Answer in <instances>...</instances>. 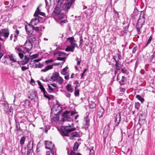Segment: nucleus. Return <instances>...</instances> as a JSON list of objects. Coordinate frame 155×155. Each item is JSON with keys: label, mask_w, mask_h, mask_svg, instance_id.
Segmentation results:
<instances>
[{"label": "nucleus", "mask_w": 155, "mask_h": 155, "mask_svg": "<svg viewBox=\"0 0 155 155\" xmlns=\"http://www.w3.org/2000/svg\"><path fill=\"white\" fill-rule=\"evenodd\" d=\"M144 14L143 12H141L139 18L138 20L136 27L138 32L140 31V29L142 27L143 24L144 23Z\"/></svg>", "instance_id": "nucleus-1"}, {"label": "nucleus", "mask_w": 155, "mask_h": 155, "mask_svg": "<svg viewBox=\"0 0 155 155\" xmlns=\"http://www.w3.org/2000/svg\"><path fill=\"white\" fill-rule=\"evenodd\" d=\"M71 127V125L70 124H68V125L65 126V127H64V128L61 129L62 134L64 136H68V133H70L71 132L76 130V128H72L71 129H68L66 128V127Z\"/></svg>", "instance_id": "nucleus-2"}, {"label": "nucleus", "mask_w": 155, "mask_h": 155, "mask_svg": "<svg viewBox=\"0 0 155 155\" xmlns=\"http://www.w3.org/2000/svg\"><path fill=\"white\" fill-rule=\"evenodd\" d=\"M62 121L70 122L71 120V119L69 115V112L68 111L66 110L62 114Z\"/></svg>", "instance_id": "nucleus-3"}, {"label": "nucleus", "mask_w": 155, "mask_h": 155, "mask_svg": "<svg viewBox=\"0 0 155 155\" xmlns=\"http://www.w3.org/2000/svg\"><path fill=\"white\" fill-rule=\"evenodd\" d=\"M9 34V31L8 29H2L0 30V40L3 41V39L1 37L2 36H4L6 38L8 37Z\"/></svg>", "instance_id": "nucleus-4"}, {"label": "nucleus", "mask_w": 155, "mask_h": 155, "mask_svg": "<svg viewBox=\"0 0 155 155\" xmlns=\"http://www.w3.org/2000/svg\"><path fill=\"white\" fill-rule=\"evenodd\" d=\"M61 107L58 104H56L55 105L51 108V110L52 111H57L58 110H57V108L58 109V111L57 112V114L55 115L56 117H54L53 119L54 120H57L58 119V118L57 117L58 114L61 112Z\"/></svg>", "instance_id": "nucleus-5"}, {"label": "nucleus", "mask_w": 155, "mask_h": 155, "mask_svg": "<svg viewBox=\"0 0 155 155\" xmlns=\"http://www.w3.org/2000/svg\"><path fill=\"white\" fill-rule=\"evenodd\" d=\"M58 57L57 58V60L60 61H65L66 59V53L64 52H58L57 53Z\"/></svg>", "instance_id": "nucleus-6"}, {"label": "nucleus", "mask_w": 155, "mask_h": 155, "mask_svg": "<svg viewBox=\"0 0 155 155\" xmlns=\"http://www.w3.org/2000/svg\"><path fill=\"white\" fill-rule=\"evenodd\" d=\"M25 29L26 33L28 34H32L34 31L33 26L31 24H28L25 26Z\"/></svg>", "instance_id": "nucleus-7"}, {"label": "nucleus", "mask_w": 155, "mask_h": 155, "mask_svg": "<svg viewBox=\"0 0 155 155\" xmlns=\"http://www.w3.org/2000/svg\"><path fill=\"white\" fill-rule=\"evenodd\" d=\"M45 148L50 150H52L54 147V144L51 141H47L45 142Z\"/></svg>", "instance_id": "nucleus-8"}, {"label": "nucleus", "mask_w": 155, "mask_h": 155, "mask_svg": "<svg viewBox=\"0 0 155 155\" xmlns=\"http://www.w3.org/2000/svg\"><path fill=\"white\" fill-rule=\"evenodd\" d=\"M25 48L27 51L31 50L32 48V43L28 41H26L25 44Z\"/></svg>", "instance_id": "nucleus-9"}, {"label": "nucleus", "mask_w": 155, "mask_h": 155, "mask_svg": "<svg viewBox=\"0 0 155 155\" xmlns=\"http://www.w3.org/2000/svg\"><path fill=\"white\" fill-rule=\"evenodd\" d=\"M67 40L69 41L71 43V45L76 47H78V45L76 43L73 37H70L67 38Z\"/></svg>", "instance_id": "nucleus-10"}, {"label": "nucleus", "mask_w": 155, "mask_h": 155, "mask_svg": "<svg viewBox=\"0 0 155 155\" xmlns=\"http://www.w3.org/2000/svg\"><path fill=\"white\" fill-rule=\"evenodd\" d=\"M38 85L40 86V87H39L41 89V91H43L44 93V95L45 97V98H46L49 100L51 99V98H50V97L49 96H47V95H46V94H45L46 91H45V89L43 87L41 83V82H40L39 81H38Z\"/></svg>", "instance_id": "nucleus-11"}, {"label": "nucleus", "mask_w": 155, "mask_h": 155, "mask_svg": "<svg viewBox=\"0 0 155 155\" xmlns=\"http://www.w3.org/2000/svg\"><path fill=\"white\" fill-rule=\"evenodd\" d=\"M37 94L35 91H32L28 96V98L31 100L35 101Z\"/></svg>", "instance_id": "nucleus-12"}, {"label": "nucleus", "mask_w": 155, "mask_h": 155, "mask_svg": "<svg viewBox=\"0 0 155 155\" xmlns=\"http://www.w3.org/2000/svg\"><path fill=\"white\" fill-rule=\"evenodd\" d=\"M59 76V73L58 72H55L52 73V76L51 77V79L53 81H55L57 80Z\"/></svg>", "instance_id": "nucleus-13"}, {"label": "nucleus", "mask_w": 155, "mask_h": 155, "mask_svg": "<svg viewBox=\"0 0 155 155\" xmlns=\"http://www.w3.org/2000/svg\"><path fill=\"white\" fill-rule=\"evenodd\" d=\"M121 119L120 114L118 113L116 116L115 119L114 120L116 126L118 125L120 123Z\"/></svg>", "instance_id": "nucleus-14"}, {"label": "nucleus", "mask_w": 155, "mask_h": 155, "mask_svg": "<svg viewBox=\"0 0 155 155\" xmlns=\"http://www.w3.org/2000/svg\"><path fill=\"white\" fill-rule=\"evenodd\" d=\"M37 36L35 35H32L28 38V41L31 43H34L36 40Z\"/></svg>", "instance_id": "nucleus-15"}, {"label": "nucleus", "mask_w": 155, "mask_h": 155, "mask_svg": "<svg viewBox=\"0 0 155 155\" xmlns=\"http://www.w3.org/2000/svg\"><path fill=\"white\" fill-rule=\"evenodd\" d=\"M104 109L103 108L101 107L99 108L97 113V117L99 118L102 117L104 114Z\"/></svg>", "instance_id": "nucleus-16"}, {"label": "nucleus", "mask_w": 155, "mask_h": 155, "mask_svg": "<svg viewBox=\"0 0 155 155\" xmlns=\"http://www.w3.org/2000/svg\"><path fill=\"white\" fill-rule=\"evenodd\" d=\"M40 5L37 8V10L34 14L35 16H38V15H40L42 16H44L45 15V14L44 13L41 12L39 9V7Z\"/></svg>", "instance_id": "nucleus-17"}, {"label": "nucleus", "mask_w": 155, "mask_h": 155, "mask_svg": "<svg viewBox=\"0 0 155 155\" xmlns=\"http://www.w3.org/2000/svg\"><path fill=\"white\" fill-rule=\"evenodd\" d=\"M61 10L58 7H56L54 9V11L53 12L52 14L53 15H57L60 13Z\"/></svg>", "instance_id": "nucleus-18"}, {"label": "nucleus", "mask_w": 155, "mask_h": 155, "mask_svg": "<svg viewBox=\"0 0 155 155\" xmlns=\"http://www.w3.org/2000/svg\"><path fill=\"white\" fill-rule=\"evenodd\" d=\"M29 58L25 56L24 59L22 61H21L20 62L22 65H24L27 64L29 62Z\"/></svg>", "instance_id": "nucleus-19"}, {"label": "nucleus", "mask_w": 155, "mask_h": 155, "mask_svg": "<svg viewBox=\"0 0 155 155\" xmlns=\"http://www.w3.org/2000/svg\"><path fill=\"white\" fill-rule=\"evenodd\" d=\"M70 5L66 3H64L63 6V9L65 12H67L70 8Z\"/></svg>", "instance_id": "nucleus-20"}, {"label": "nucleus", "mask_w": 155, "mask_h": 155, "mask_svg": "<svg viewBox=\"0 0 155 155\" xmlns=\"http://www.w3.org/2000/svg\"><path fill=\"white\" fill-rule=\"evenodd\" d=\"M39 22L38 20L36 17L35 18H33L32 19L31 21V24L33 26L37 25Z\"/></svg>", "instance_id": "nucleus-21"}, {"label": "nucleus", "mask_w": 155, "mask_h": 155, "mask_svg": "<svg viewBox=\"0 0 155 155\" xmlns=\"http://www.w3.org/2000/svg\"><path fill=\"white\" fill-rule=\"evenodd\" d=\"M75 47L71 45V46H67L65 49V50L67 51H71L72 52H73Z\"/></svg>", "instance_id": "nucleus-22"}, {"label": "nucleus", "mask_w": 155, "mask_h": 155, "mask_svg": "<svg viewBox=\"0 0 155 155\" xmlns=\"http://www.w3.org/2000/svg\"><path fill=\"white\" fill-rule=\"evenodd\" d=\"M71 136L69 138V139L71 140H73V137H78L79 136V134L76 132L71 133Z\"/></svg>", "instance_id": "nucleus-23"}, {"label": "nucleus", "mask_w": 155, "mask_h": 155, "mask_svg": "<svg viewBox=\"0 0 155 155\" xmlns=\"http://www.w3.org/2000/svg\"><path fill=\"white\" fill-rule=\"evenodd\" d=\"M68 68L67 66H66L63 69L62 71H61V74L64 75H69V72L67 71V70Z\"/></svg>", "instance_id": "nucleus-24"}, {"label": "nucleus", "mask_w": 155, "mask_h": 155, "mask_svg": "<svg viewBox=\"0 0 155 155\" xmlns=\"http://www.w3.org/2000/svg\"><path fill=\"white\" fill-rule=\"evenodd\" d=\"M53 68V66L52 65H49L47 66L44 69H42L41 71V72H46L49 70L52 69Z\"/></svg>", "instance_id": "nucleus-25"}, {"label": "nucleus", "mask_w": 155, "mask_h": 155, "mask_svg": "<svg viewBox=\"0 0 155 155\" xmlns=\"http://www.w3.org/2000/svg\"><path fill=\"white\" fill-rule=\"evenodd\" d=\"M66 89L67 90V91L71 93L73 92V90L72 87L71 86L70 84H68L66 86Z\"/></svg>", "instance_id": "nucleus-26"}, {"label": "nucleus", "mask_w": 155, "mask_h": 155, "mask_svg": "<svg viewBox=\"0 0 155 155\" xmlns=\"http://www.w3.org/2000/svg\"><path fill=\"white\" fill-rule=\"evenodd\" d=\"M64 80L62 78L59 76L58 78L57 79V80L56 81L57 82H58L59 84H61L63 82Z\"/></svg>", "instance_id": "nucleus-27"}, {"label": "nucleus", "mask_w": 155, "mask_h": 155, "mask_svg": "<svg viewBox=\"0 0 155 155\" xmlns=\"http://www.w3.org/2000/svg\"><path fill=\"white\" fill-rule=\"evenodd\" d=\"M28 149L31 150L33 148V141H30L28 143L27 145Z\"/></svg>", "instance_id": "nucleus-28"}, {"label": "nucleus", "mask_w": 155, "mask_h": 155, "mask_svg": "<svg viewBox=\"0 0 155 155\" xmlns=\"http://www.w3.org/2000/svg\"><path fill=\"white\" fill-rule=\"evenodd\" d=\"M114 69V74H116L118 72V71L120 69V66L115 65Z\"/></svg>", "instance_id": "nucleus-29"}, {"label": "nucleus", "mask_w": 155, "mask_h": 155, "mask_svg": "<svg viewBox=\"0 0 155 155\" xmlns=\"http://www.w3.org/2000/svg\"><path fill=\"white\" fill-rule=\"evenodd\" d=\"M25 138L24 137H22L21 138L20 140V143L21 145H22L24 144L25 142Z\"/></svg>", "instance_id": "nucleus-30"}, {"label": "nucleus", "mask_w": 155, "mask_h": 155, "mask_svg": "<svg viewBox=\"0 0 155 155\" xmlns=\"http://www.w3.org/2000/svg\"><path fill=\"white\" fill-rule=\"evenodd\" d=\"M74 95L75 96H78L79 95V90L76 87H75Z\"/></svg>", "instance_id": "nucleus-31"}, {"label": "nucleus", "mask_w": 155, "mask_h": 155, "mask_svg": "<svg viewBox=\"0 0 155 155\" xmlns=\"http://www.w3.org/2000/svg\"><path fill=\"white\" fill-rule=\"evenodd\" d=\"M89 104L90 107L92 109L95 108L96 106V104L92 101H91Z\"/></svg>", "instance_id": "nucleus-32"}, {"label": "nucleus", "mask_w": 155, "mask_h": 155, "mask_svg": "<svg viewBox=\"0 0 155 155\" xmlns=\"http://www.w3.org/2000/svg\"><path fill=\"white\" fill-rule=\"evenodd\" d=\"M136 97L141 102H143L144 101V99L139 95H137Z\"/></svg>", "instance_id": "nucleus-33"}, {"label": "nucleus", "mask_w": 155, "mask_h": 155, "mask_svg": "<svg viewBox=\"0 0 155 155\" xmlns=\"http://www.w3.org/2000/svg\"><path fill=\"white\" fill-rule=\"evenodd\" d=\"M140 104L139 102H136L135 104V107L137 110H138L140 106Z\"/></svg>", "instance_id": "nucleus-34"}, {"label": "nucleus", "mask_w": 155, "mask_h": 155, "mask_svg": "<svg viewBox=\"0 0 155 155\" xmlns=\"http://www.w3.org/2000/svg\"><path fill=\"white\" fill-rule=\"evenodd\" d=\"M78 147H79V145H78V143H76V142L74 144V146L73 147V148L74 150H77L78 149Z\"/></svg>", "instance_id": "nucleus-35"}, {"label": "nucleus", "mask_w": 155, "mask_h": 155, "mask_svg": "<svg viewBox=\"0 0 155 155\" xmlns=\"http://www.w3.org/2000/svg\"><path fill=\"white\" fill-rule=\"evenodd\" d=\"M74 2V0H68V2L66 3L68 5H70V7L71 5Z\"/></svg>", "instance_id": "nucleus-36"}, {"label": "nucleus", "mask_w": 155, "mask_h": 155, "mask_svg": "<svg viewBox=\"0 0 155 155\" xmlns=\"http://www.w3.org/2000/svg\"><path fill=\"white\" fill-rule=\"evenodd\" d=\"M57 16L59 19H62L64 18V15L60 13L57 15Z\"/></svg>", "instance_id": "nucleus-37"}, {"label": "nucleus", "mask_w": 155, "mask_h": 155, "mask_svg": "<svg viewBox=\"0 0 155 155\" xmlns=\"http://www.w3.org/2000/svg\"><path fill=\"white\" fill-rule=\"evenodd\" d=\"M152 36H150V37L149 38L148 40V41L147 42L146 44L145 45L146 47L150 43V42L152 39Z\"/></svg>", "instance_id": "nucleus-38"}, {"label": "nucleus", "mask_w": 155, "mask_h": 155, "mask_svg": "<svg viewBox=\"0 0 155 155\" xmlns=\"http://www.w3.org/2000/svg\"><path fill=\"white\" fill-rule=\"evenodd\" d=\"M9 58L10 60L11 61H12L13 62H15L16 61V60L15 59L13 58V56L12 54L10 55L9 56Z\"/></svg>", "instance_id": "nucleus-39"}, {"label": "nucleus", "mask_w": 155, "mask_h": 155, "mask_svg": "<svg viewBox=\"0 0 155 155\" xmlns=\"http://www.w3.org/2000/svg\"><path fill=\"white\" fill-rule=\"evenodd\" d=\"M38 54H35L31 56L30 57L31 59H33L34 58H37L38 56Z\"/></svg>", "instance_id": "nucleus-40"}, {"label": "nucleus", "mask_w": 155, "mask_h": 155, "mask_svg": "<svg viewBox=\"0 0 155 155\" xmlns=\"http://www.w3.org/2000/svg\"><path fill=\"white\" fill-rule=\"evenodd\" d=\"M121 72L123 73L127 74V71L125 68H123L121 69Z\"/></svg>", "instance_id": "nucleus-41"}, {"label": "nucleus", "mask_w": 155, "mask_h": 155, "mask_svg": "<svg viewBox=\"0 0 155 155\" xmlns=\"http://www.w3.org/2000/svg\"><path fill=\"white\" fill-rule=\"evenodd\" d=\"M35 66L36 67H38L39 68H41L43 67V65L42 64L38 63V64H35Z\"/></svg>", "instance_id": "nucleus-42"}, {"label": "nucleus", "mask_w": 155, "mask_h": 155, "mask_svg": "<svg viewBox=\"0 0 155 155\" xmlns=\"http://www.w3.org/2000/svg\"><path fill=\"white\" fill-rule=\"evenodd\" d=\"M71 155H81V154L80 153H76L73 151H71L70 153Z\"/></svg>", "instance_id": "nucleus-43"}, {"label": "nucleus", "mask_w": 155, "mask_h": 155, "mask_svg": "<svg viewBox=\"0 0 155 155\" xmlns=\"http://www.w3.org/2000/svg\"><path fill=\"white\" fill-rule=\"evenodd\" d=\"M64 0H58V5L60 6L62 4Z\"/></svg>", "instance_id": "nucleus-44"}, {"label": "nucleus", "mask_w": 155, "mask_h": 155, "mask_svg": "<svg viewBox=\"0 0 155 155\" xmlns=\"http://www.w3.org/2000/svg\"><path fill=\"white\" fill-rule=\"evenodd\" d=\"M53 61L52 59H50L48 60H46L45 61V63L48 64L49 63H51Z\"/></svg>", "instance_id": "nucleus-45"}, {"label": "nucleus", "mask_w": 155, "mask_h": 155, "mask_svg": "<svg viewBox=\"0 0 155 155\" xmlns=\"http://www.w3.org/2000/svg\"><path fill=\"white\" fill-rule=\"evenodd\" d=\"M32 149L29 150L28 149L27 155H31L32 153Z\"/></svg>", "instance_id": "nucleus-46"}, {"label": "nucleus", "mask_w": 155, "mask_h": 155, "mask_svg": "<svg viewBox=\"0 0 155 155\" xmlns=\"http://www.w3.org/2000/svg\"><path fill=\"white\" fill-rule=\"evenodd\" d=\"M89 155H94V151L93 149L90 150Z\"/></svg>", "instance_id": "nucleus-47"}, {"label": "nucleus", "mask_w": 155, "mask_h": 155, "mask_svg": "<svg viewBox=\"0 0 155 155\" xmlns=\"http://www.w3.org/2000/svg\"><path fill=\"white\" fill-rule=\"evenodd\" d=\"M16 130L17 131H18L20 130V127L19 124H18H18H16Z\"/></svg>", "instance_id": "nucleus-48"}, {"label": "nucleus", "mask_w": 155, "mask_h": 155, "mask_svg": "<svg viewBox=\"0 0 155 155\" xmlns=\"http://www.w3.org/2000/svg\"><path fill=\"white\" fill-rule=\"evenodd\" d=\"M18 55L21 59H22L24 57V55L23 53L21 52H19Z\"/></svg>", "instance_id": "nucleus-49"}, {"label": "nucleus", "mask_w": 155, "mask_h": 155, "mask_svg": "<svg viewBox=\"0 0 155 155\" xmlns=\"http://www.w3.org/2000/svg\"><path fill=\"white\" fill-rule=\"evenodd\" d=\"M46 155H54L53 153L51 151H48L46 153Z\"/></svg>", "instance_id": "nucleus-50"}, {"label": "nucleus", "mask_w": 155, "mask_h": 155, "mask_svg": "<svg viewBox=\"0 0 155 155\" xmlns=\"http://www.w3.org/2000/svg\"><path fill=\"white\" fill-rule=\"evenodd\" d=\"M36 17L38 18V20L39 22H42L43 21V20H42L43 18L42 17H39L38 16H36Z\"/></svg>", "instance_id": "nucleus-51"}, {"label": "nucleus", "mask_w": 155, "mask_h": 155, "mask_svg": "<svg viewBox=\"0 0 155 155\" xmlns=\"http://www.w3.org/2000/svg\"><path fill=\"white\" fill-rule=\"evenodd\" d=\"M114 60L116 62V64H115V65L120 66V62L119 61H117L115 59H114Z\"/></svg>", "instance_id": "nucleus-52"}, {"label": "nucleus", "mask_w": 155, "mask_h": 155, "mask_svg": "<svg viewBox=\"0 0 155 155\" xmlns=\"http://www.w3.org/2000/svg\"><path fill=\"white\" fill-rule=\"evenodd\" d=\"M34 30L36 32H38L39 30V29L38 27H35L33 26Z\"/></svg>", "instance_id": "nucleus-53"}, {"label": "nucleus", "mask_w": 155, "mask_h": 155, "mask_svg": "<svg viewBox=\"0 0 155 155\" xmlns=\"http://www.w3.org/2000/svg\"><path fill=\"white\" fill-rule=\"evenodd\" d=\"M48 87L49 90L51 92H52L54 91V89L52 88V87L49 84H48Z\"/></svg>", "instance_id": "nucleus-54"}, {"label": "nucleus", "mask_w": 155, "mask_h": 155, "mask_svg": "<svg viewBox=\"0 0 155 155\" xmlns=\"http://www.w3.org/2000/svg\"><path fill=\"white\" fill-rule=\"evenodd\" d=\"M80 45H79V46H82V43L83 42V39L82 38H80Z\"/></svg>", "instance_id": "nucleus-55"}, {"label": "nucleus", "mask_w": 155, "mask_h": 155, "mask_svg": "<svg viewBox=\"0 0 155 155\" xmlns=\"http://www.w3.org/2000/svg\"><path fill=\"white\" fill-rule=\"evenodd\" d=\"M28 68V67H26L25 66H22L21 67V70L22 71H24L26 70H27Z\"/></svg>", "instance_id": "nucleus-56"}, {"label": "nucleus", "mask_w": 155, "mask_h": 155, "mask_svg": "<svg viewBox=\"0 0 155 155\" xmlns=\"http://www.w3.org/2000/svg\"><path fill=\"white\" fill-rule=\"evenodd\" d=\"M151 58L152 60H154L155 61V51H154L153 54L151 56Z\"/></svg>", "instance_id": "nucleus-57"}, {"label": "nucleus", "mask_w": 155, "mask_h": 155, "mask_svg": "<svg viewBox=\"0 0 155 155\" xmlns=\"http://www.w3.org/2000/svg\"><path fill=\"white\" fill-rule=\"evenodd\" d=\"M84 126L85 127V128H88L89 126V123H84Z\"/></svg>", "instance_id": "nucleus-58"}, {"label": "nucleus", "mask_w": 155, "mask_h": 155, "mask_svg": "<svg viewBox=\"0 0 155 155\" xmlns=\"http://www.w3.org/2000/svg\"><path fill=\"white\" fill-rule=\"evenodd\" d=\"M68 112H69V115L70 116L71 115V116H72L74 115V114H75V112H73V111H68Z\"/></svg>", "instance_id": "nucleus-59"}, {"label": "nucleus", "mask_w": 155, "mask_h": 155, "mask_svg": "<svg viewBox=\"0 0 155 155\" xmlns=\"http://www.w3.org/2000/svg\"><path fill=\"white\" fill-rule=\"evenodd\" d=\"M25 104L29 105L30 104V101L28 100H25Z\"/></svg>", "instance_id": "nucleus-60"}, {"label": "nucleus", "mask_w": 155, "mask_h": 155, "mask_svg": "<svg viewBox=\"0 0 155 155\" xmlns=\"http://www.w3.org/2000/svg\"><path fill=\"white\" fill-rule=\"evenodd\" d=\"M41 60V59L39 58L37 59H35L34 60V62L35 63L38 62L39 61Z\"/></svg>", "instance_id": "nucleus-61"}, {"label": "nucleus", "mask_w": 155, "mask_h": 155, "mask_svg": "<svg viewBox=\"0 0 155 155\" xmlns=\"http://www.w3.org/2000/svg\"><path fill=\"white\" fill-rule=\"evenodd\" d=\"M84 121L85 122V123H89V119L87 118H86L85 119Z\"/></svg>", "instance_id": "nucleus-62"}, {"label": "nucleus", "mask_w": 155, "mask_h": 155, "mask_svg": "<svg viewBox=\"0 0 155 155\" xmlns=\"http://www.w3.org/2000/svg\"><path fill=\"white\" fill-rule=\"evenodd\" d=\"M17 35H14V37L15 38L14 39V41H15L17 40Z\"/></svg>", "instance_id": "nucleus-63"}, {"label": "nucleus", "mask_w": 155, "mask_h": 155, "mask_svg": "<svg viewBox=\"0 0 155 155\" xmlns=\"http://www.w3.org/2000/svg\"><path fill=\"white\" fill-rule=\"evenodd\" d=\"M75 83L76 84V86L75 87L77 88V87H78L79 86L78 85L79 84V81H76Z\"/></svg>", "instance_id": "nucleus-64"}]
</instances>
